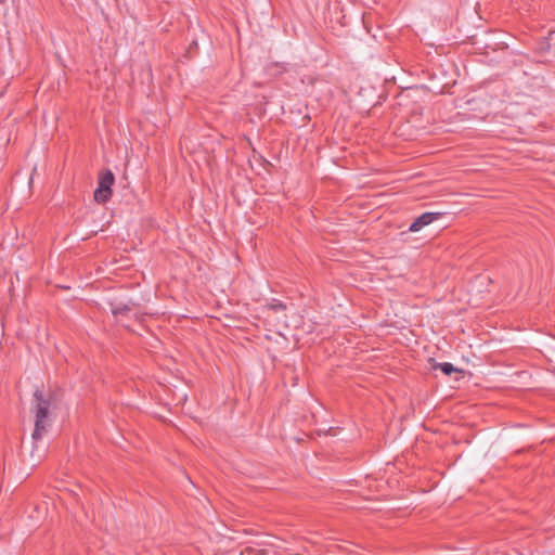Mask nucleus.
Here are the masks:
<instances>
[{
	"instance_id": "obj_7",
	"label": "nucleus",
	"mask_w": 555,
	"mask_h": 555,
	"mask_svg": "<svg viewBox=\"0 0 555 555\" xmlns=\"http://www.w3.org/2000/svg\"><path fill=\"white\" fill-rule=\"evenodd\" d=\"M4 2H5V0H0V3H4Z\"/></svg>"
},
{
	"instance_id": "obj_1",
	"label": "nucleus",
	"mask_w": 555,
	"mask_h": 555,
	"mask_svg": "<svg viewBox=\"0 0 555 555\" xmlns=\"http://www.w3.org/2000/svg\"><path fill=\"white\" fill-rule=\"evenodd\" d=\"M34 412H35V429L33 431L34 441H39L47 434L51 425L50 418V400L43 397V392L37 389L34 392Z\"/></svg>"
},
{
	"instance_id": "obj_3",
	"label": "nucleus",
	"mask_w": 555,
	"mask_h": 555,
	"mask_svg": "<svg viewBox=\"0 0 555 555\" xmlns=\"http://www.w3.org/2000/svg\"><path fill=\"white\" fill-rule=\"evenodd\" d=\"M440 212H424L418 216L411 224L409 230L411 232H418L425 225L430 224L433 221L438 220L440 218Z\"/></svg>"
},
{
	"instance_id": "obj_5",
	"label": "nucleus",
	"mask_w": 555,
	"mask_h": 555,
	"mask_svg": "<svg viewBox=\"0 0 555 555\" xmlns=\"http://www.w3.org/2000/svg\"><path fill=\"white\" fill-rule=\"evenodd\" d=\"M433 367L435 370L440 369L446 375H451L454 372H462V370L455 367L452 363L449 362L436 363Z\"/></svg>"
},
{
	"instance_id": "obj_4",
	"label": "nucleus",
	"mask_w": 555,
	"mask_h": 555,
	"mask_svg": "<svg viewBox=\"0 0 555 555\" xmlns=\"http://www.w3.org/2000/svg\"><path fill=\"white\" fill-rule=\"evenodd\" d=\"M112 313L115 317H129L131 313L134 318H138V313L133 311V307L127 304H118L112 307Z\"/></svg>"
},
{
	"instance_id": "obj_6",
	"label": "nucleus",
	"mask_w": 555,
	"mask_h": 555,
	"mask_svg": "<svg viewBox=\"0 0 555 555\" xmlns=\"http://www.w3.org/2000/svg\"><path fill=\"white\" fill-rule=\"evenodd\" d=\"M268 309L270 310H273V311H281V310H285L286 309V306L280 301L279 299H271L270 302H268L267 305Z\"/></svg>"
},
{
	"instance_id": "obj_2",
	"label": "nucleus",
	"mask_w": 555,
	"mask_h": 555,
	"mask_svg": "<svg viewBox=\"0 0 555 555\" xmlns=\"http://www.w3.org/2000/svg\"><path fill=\"white\" fill-rule=\"evenodd\" d=\"M115 177L109 169H106L99 175V185L94 191V199L99 204H105L112 196V185L114 184Z\"/></svg>"
}]
</instances>
